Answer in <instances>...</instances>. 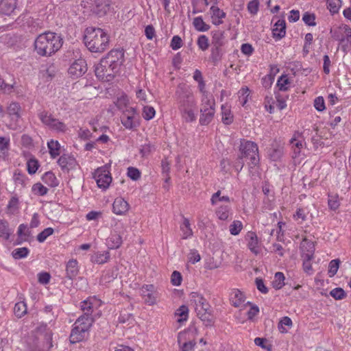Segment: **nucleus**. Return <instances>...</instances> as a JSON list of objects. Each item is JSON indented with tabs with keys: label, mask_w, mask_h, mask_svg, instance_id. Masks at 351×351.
<instances>
[{
	"label": "nucleus",
	"mask_w": 351,
	"mask_h": 351,
	"mask_svg": "<svg viewBox=\"0 0 351 351\" xmlns=\"http://www.w3.org/2000/svg\"><path fill=\"white\" fill-rule=\"evenodd\" d=\"M63 39L60 35L53 32L40 34L34 40V46L36 53L43 57L55 54L62 47Z\"/></svg>",
	"instance_id": "nucleus-1"
},
{
	"label": "nucleus",
	"mask_w": 351,
	"mask_h": 351,
	"mask_svg": "<svg viewBox=\"0 0 351 351\" xmlns=\"http://www.w3.org/2000/svg\"><path fill=\"white\" fill-rule=\"evenodd\" d=\"M84 43L92 53H102L109 47L110 37L104 29L87 27L85 30Z\"/></svg>",
	"instance_id": "nucleus-2"
},
{
	"label": "nucleus",
	"mask_w": 351,
	"mask_h": 351,
	"mask_svg": "<svg viewBox=\"0 0 351 351\" xmlns=\"http://www.w3.org/2000/svg\"><path fill=\"white\" fill-rule=\"evenodd\" d=\"M241 156L244 158L249 160L248 166L250 169L259 165L260 158L258 154V147L256 143L242 139L239 146Z\"/></svg>",
	"instance_id": "nucleus-3"
},
{
	"label": "nucleus",
	"mask_w": 351,
	"mask_h": 351,
	"mask_svg": "<svg viewBox=\"0 0 351 351\" xmlns=\"http://www.w3.org/2000/svg\"><path fill=\"white\" fill-rule=\"evenodd\" d=\"M37 116L45 126L53 132L64 134L68 130V127L64 122L55 118L51 112L46 110H38Z\"/></svg>",
	"instance_id": "nucleus-4"
},
{
	"label": "nucleus",
	"mask_w": 351,
	"mask_h": 351,
	"mask_svg": "<svg viewBox=\"0 0 351 351\" xmlns=\"http://www.w3.org/2000/svg\"><path fill=\"white\" fill-rule=\"evenodd\" d=\"M332 38L339 41L343 51L347 52L351 48V28L348 25H341L330 29Z\"/></svg>",
	"instance_id": "nucleus-5"
},
{
	"label": "nucleus",
	"mask_w": 351,
	"mask_h": 351,
	"mask_svg": "<svg viewBox=\"0 0 351 351\" xmlns=\"http://www.w3.org/2000/svg\"><path fill=\"white\" fill-rule=\"evenodd\" d=\"M178 103L180 108H195L196 100L189 88L184 85H179L176 91Z\"/></svg>",
	"instance_id": "nucleus-6"
},
{
	"label": "nucleus",
	"mask_w": 351,
	"mask_h": 351,
	"mask_svg": "<svg viewBox=\"0 0 351 351\" xmlns=\"http://www.w3.org/2000/svg\"><path fill=\"white\" fill-rule=\"evenodd\" d=\"M121 122L125 129L134 130L140 125V119L136 110L128 107L120 117Z\"/></svg>",
	"instance_id": "nucleus-7"
},
{
	"label": "nucleus",
	"mask_w": 351,
	"mask_h": 351,
	"mask_svg": "<svg viewBox=\"0 0 351 351\" xmlns=\"http://www.w3.org/2000/svg\"><path fill=\"white\" fill-rule=\"evenodd\" d=\"M95 73L97 77L103 82H110L118 73L106 61L100 60L95 66Z\"/></svg>",
	"instance_id": "nucleus-8"
},
{
	"label": "nucleus",
	"mask_w": 351,
	"mask_h": 351,
	"mask_svg": "<svg viewBox=\"0 0 351 351\" xmlns=\"http://www.w3.org/2000/svg\"><path fill=\"white\" fill-rule=\"evenodd\" d=\"M101 59L106 61L112 69L119 73L121 66L125 61L124 51L120 49H112Z\"/></svg>",
	"instance_id": "nucleus-9"
},
{
	"label": "nucleus",
	"mask_w": 351,
	"mask_h": 351,
	"mask_svg": "<svg viewBox=\"0 0 351 351\" xmlns=\"http://www.w3.org/2000/svg\"><path fill=\"white\" fill-rule=\"evenodd\" d=\"M93 178L95 180L97 186L103 190L107 189L112 182V177L110 171L104 167L98 168L95 170Z\"/></svg>",
	"instance_id": "nucleus-10"
},
{
	"label": "nucleus",
	"mask_w": 351,
	"mask_h": 351,
	"mask_svg": "<svg viewBox=\"0 0 351 351\" xmlns=\"http://www.w3.org/2000/svg\"><path fill=\"white\" fill-rule=\"evenodd\" d=\"M87 71V64L80 56L75 60L68 69L69 74L73 77L82 76Z\"/></svg>",
	"instance_id": "nucleus-11"
},
{
	"label": "nucleus",
	"mask_w": 351,
	"mask_h": 351,
	"mask_svg": "<svg viewBox=\"0 0 351 351\" xmlns=\"http://www.w3.org/2000/svg\"><path fill=\"white\" fill-rule=\"evenodd\" d=\"M141 295L145 302L148 305H154L156 303L158 294L153 285H144L140 290Z\"/></svg>",
	"instance_id": "nucleus-12"
},
{
	"label": "nucleus",
	"mask_w": 351,
	"mask_h": 351,
	"mask_svg": "<svg viewBox=\"0 0 351 351\" xmlns=\"http://www.w3.org/2000/svg\"><path fill=\"white\" fill-rule=\"evenodd\" d=\"M6 112L10 119L11 124H14L15 127L17 126L22 114L20 104L16 101L11 102L7 107Z\"/></svg>",
	"instance_id": "nucleus-13"
},
{
	"label": "nucleus",
	"mask_w": 351,
	"mask_h": 351,
	"mask_svg": "<svg viewBox=\"0 0 351 351\" xmlns=\"http://www.w3.org/2000/svg\"><path fill=\"white\" fill-rule=\"evenodd\" d=\"M190 300L195 306L196 312L208 311L211 307L207 300L197 292H192L190 294Z\"/></svg>",
	"instance_id": "nucleus-14"
},
{
	"label": "nucleus",
	"mask_w": 351,
	"mask_h": 351,
	"mask_svg": "<svg viewBox=\"0 0 351 351\" xmlns=\"http://www.w3.org/2000/svg\"><path fill=\"white\" fill-rule=\"evenodd\" d=\"M245 240L247 241V247L255 255H257L260 251V243L256 234L254 232L249 231L245 236Z\"/></svg>",
	"instance_id": "nucleus-15"
},
{
	"label": "nucleus",
	"mask_w": 351,
	"mask_h": 351,
	"mask_svg": "<svg viewBox=\"0 0 351 351\" xmlns=\"http://www.w3.org/2000/svg\"><path fill=\"white\" fill-rule=\"evenodd\" d=\"M110 0H95L93 12L101 17L110 10Z\"/></svg>",
	"instance_id": "nucleus-16"
},
{
	"label": "nucleus",
	"mask_w": 351,
	"mask_h": 351,
	"mask_svg": "<svg viewBox=\"0 0 351 351\" xmlns=\"http://www.w3.org/2000/svg\"><path fill=\"white\" fill-rule=\"evenodd\" d=\"M88 333L85 330L81 329L73 324L69 336V341L73 344L82 341L88 337Z\"/></svg>",
	"instance_id": "nucleus-17"
},
{
	"label": "nucleus",
	"mask_w": 351,
	"mask_h": 351,
	"mask_svg": "<svg viewBox=\"0 0 351 351\" xmlns=\"http://www.w3.org/2000/svg\"><path fill=\"white\" fill-rule=\"evenodd\" d=\"M211 36V46L223 48L228 42L224 31L220 29L212 31Z\"/></svg>",
	"instance_id": "nucleus-18"
},
{
	"label": "nucleus",
	"mask_w": 351,
	"mask_h": 351,
	"mask_svg": "<svg viewBox=\"0 0 351 351\" xmlns=\"http://www.w3.org/2000/svg\"><path fill=\"white\" fill-rule=\"evenodd\" d=\"M129 204L122 197H117L112 204L113 213L118 215H125L129 209Z\"/></svg>",
	"instance_id": "nucleus-19"
},
{
	"label": "nucleus",
	"mask_w": 351,
	"mask_h": 351,
	"mask_svg": "<svg viewBox=\"0 0 351 351\" xmlns=\"http://www.w3.org/2000/svg\"><path fill=\"white\" fill-rule=\"evenodd\" d=\"M93 322L94 319L91 315L88 314H83L76 319L73 324L77 327H79L80 328L85 330V331L89 332Z\"/></svg>",
	"instance_id": "nucleus-20"
},
{
	"label": "nucleus",
	"mask_w": 351,
	"mask_h": 351,
	"mask_svg": "<svg viewBox=\"0 0 351 351\" xmlns=\"http://www.w3.org/2000/svg\"><path fill=\"white\" fill-rule=\"evenodd\" d=\"M273 37L276 40H280L286 34V23L284 19H278L272 29Z\"/></svg>",
	"instance_id": "nucleus-21"
},
{
	"label": "nucleus",
	"mask_w": 351,
	"mask_h": 351,
	"mask_svg": "<svg viewBox=\"0 0 351 351\" xmlns=\"http://www.w3.org/2000/svg\"><path fill=\"white\" fill-rule=\"evenodd\" d=\"M36 333L39 335H42L45 340L48 348L52 347V336L53 333L51 330L48 327L46 324H40L36 329Z\"/></svg>",
	"instance_id": "nucleus-22"
},
{
	"label": "nucleus",
	"mask_w": 351,
	"mask_h": 351,
	"mask_svg": "<svg viewBox=\"0 0 351 351\" xmlns=\"http://www.w3.org/2000/svg\"><path fill=\"white\" fill-rule=\"evenodd\" d=\"M215 113V108H200L199 124L201 125H208L213 119Z\"/></svg>",
	"instance_id": "nucleus-23"
},
{
	"label": "nucleus",
	"mask_w": 351,
	"mask_h": 351,
	"mask_svg": "<svg viewBox=\"0 0 351 351\" xmlns=\"http://www.w3.org/2000/svg\"><path fill=\"white\" fill-rule=\"evenodd\" d=\"M66 277L69 280L74 279L79 274L78 262L76 259H71L66 264Z\"/></svg>",
	"instance_id": "nucleus-24"
},
{
	"label": "nucleus",
	"mask_w": 351,
	"mask_h": 351,
	"mask_svg": "<svg viewBox=\"0 0 351 351\" xmlns=\"http://www.w3.org/2000/svg\"><path fill=\"white\" fill-rule=\"evenodd\" d=\"M17 7V0H1L0 12L5 15L12 14Z\"/></svg>",
	"instance_id": "nucleus-25"
},
{
	"label": "nucleus",
	"mask_w": 351,
	"mask_h": 351,
	"mask_svg": "<svg viewBox=\"0 0 351 351\" xmlns=\"http://www.w3.org/2000/svg\"><path fill=\"white\" fill-rule=\"evenodd\" d=\"M210 10L213 24L217 26L222 24L223 23L222 19L226 16V12L216 5H212Z\"/></svg>",
	"instance_id": "nucleus-26"
},
{
	"label": "nucleus",
	"mask_w": 351,
	"mask_h": 351,
	"mask_svg": "<svg viewBox=\"0 0 351 351\" xmlns=\"http://www.w3.org/2000/svg\"><path fill=\"white\" fill-rule=\"evenodd\" d=\"M122 237L117 231L114 230L106 239V245L109 249H117L122 243Z\"/></svg>",
	"instance_id": "nucleus-27"
},
{
	"label": "nucleus",
	"mask_w": 351,
	"mask_h": 351,
	"mask_svg": "<svg viewBox=\"0 0 351 351\" xmlns=\"http://www.w3.org/2000/svg\"><path fill=\"white\" fill-rule=\"evenodd\" d=\"M18 242L17 244H21L23 241H27L32 237V232L29 228H27L26 224L22 223L19 225L17 230Z\"/></svg>",
	"instance_id": "nucleus-28"
},
{
	"label": "nucleus",
	"mask_w": 351,
	"mask_h": 351,
	"mask_svg": "<svg viewBox=\"0 0 351 351\" xmlns=\"http://www.w3.org/2000/svg\"><path fill=\"white\" fill-rule=\"evenodd\" d=\"M230 301L234 307H239L244 302L245 296L239 289H233L230 295Z\"/></svg>",
	"instance_id": "nucleus-29"
},
{
	"label": "nucleus",
	"mask_w": 351,
	"mask_h": 351,
	"mask_svg": "<svg viewBox=\"0 0 351 351\" xmlns=\"http://www.w3.org/2000/svg\"><path fill=\"white\" fill-rule=\"evenodd\" d=\"M10 138L8 136H0V159H5L8 156Z\"/></svg>",
	"instance_id": "nucleus-30"
},
{
	"label": "nucleus",
	"mask_w": 351,
	"mask_h": 351,
	"mask_svg": "<svg viewBox=\"0 0 351 351\" xmlns=\"http://www.w3.org/2000/svg\"><path fill=\"white\" fill-rule=\"evenodd\" d=\"M225 53L226 51L223 48L212 46L210 58L215 64H217L221 60Z\"/></svg>",
	"instance_id": "nucleus-31"
},
{
	"label": "nucleus",
	"mask_w": 351,
	"mask_h": 351,
	"mask_svg": "<svg viewBox=\"0 0 351 351\" xmlns=\"http://www.w3.org/2000/svg\"><path fill=\"white\" fill-rule=\"evenodd\" d=\"M221 120L226 125H230L233 121V115L231 113L230 107L227 104H222L221 106Z\"/></svg>",
	"instance_id": "nucleus-32"
},
{
	"label": "nucleus",
	"mask_w": 351,
	"mask_h": 351,
	"mask_svg": "<svg viewBox=\"0 0 351 351\" xmlns=\"http://www.w3.org/2000/svg\"><path fill=\"white\" fill-rule=\"evenodd\" d=\"M212 308L210 307L208 311H204L203 312H197V316L204 323L206 326H213L214 324V316L212 313Z\"/></svg>",
	"instance_id": "nucleus-33"
},
{
	"label": "nucleus",
	"mask_w": 351,
	"mask_h": 351,
	"mask_svg": "<svg viewBox=\"0 0 351 351\" xmlns=\"http://www.w3.org/2000/svg\"><path fill=\"white\" fill-rule=\"evenodd\" d=\"M180 230L182 232V238L183 239H187L193 236V232L191 228V223L187 218H183V222L180 225Z\"/></svg>",
	"instance_id": "nucleus-34"
},
{
	"label": "nucleus",
	"mask_w": 351,
	"mask_h": 351,
	"mask_svg": "<svg viewBox=\"0 0 351 351\" xmlns=\"http://www.w3.org/2000/svg\"><path fill=\"white\" fill-rule=\"evenodd\" d=\"M193 108H180L182 117L186 122H193L196 120V115L193 110Z\"/></svg>",
	"instance_id": "nucleus-35"
},
{
	"label": "nucleus",
	"mask_w": 351,
	"mask_h": 351,
	"mask_svg": "<svg viewBox=\"0 0 351 351\" xmlns=\"http://www.w3.org/2000/svg\"><path fill=\"white\" fill-rule=\"evenodd\" d=\"M215 214L219 219L227 220L232 214L231 208L228 206H221L217 208Z\"/></svg>",
	"instance_id": "nucleus-36"
},
{
	"label": "nucleus",
	"mask_w": 351,
	"mask_h": 351,
	"mask_svg": "<svg viewBox=\"0 0 351 351\" xmlns=\"http://www.w3.org/2000/svg\"><path fill=\"white\" fill-rule=\"evenodd\" d=\"M43 181L51 187L58 186L59 181L56 178L55 174L51 171L46 172L42 177Z\"/></svg>",
	"instance_id": "nucleus-37"
},
{
	"label": "nucleus",
	"mask_w": 351,
	"mask_h": 351,
	"mask_svg": "<svg viewBox=\"0 0 351 351\" xmlns=\"http://www.w3.org/2000/svg\"><path fill=\"white\" fill-rule=\"evenodd\" d=\"M193 25L197 32H207L210 28V26L204 21L202 16L194 18Z\"/></svg>",
	"instance_id": "nucleus-38"
},
{
	"label": "nucleus",
	"mask_w": 351,
	"mask_h": 351,
	"mask_svg": "<svg viewBox=\"0 0 351 351\" xmlns=\"http://www.w3.org/2000/svg\"><path fill=\"white\" fill-rule=\"evenodd\" d=\"M49 152L52 158L60 155V145L58 141L51 140L47 143Z\"/></svg>",
	"instance_id": "nucleus-39"
},
{
	"label": "nucleus",
	"mask_w": 351,
	"mask_h": 351,
	"mask_svg": "<svg viewBox=\"0 0 351 351\" xmlns=\"http://www.w3.org/2000/svg\"><path fill=\"white\" fill-rule=\"evenodd\" d=\"M12 234V231L9 228V223L7 221L0 219V237L5 240H8Z\"/></svg>",
	"instance_id": "nucleus-40"
},
{
	"label": "nucleus",
	"mask_w": 351,
	"mask_h": 351,
	"mask_svg": "<svg viewBox=\"0 0 351 351\" xmlns=\"http://www.w3.org/2000/svg\"><path fill=\"white\" fill-rule=\"evenodd\" d=\"M290 144L292 146V149H293V152L292 157L293 158L298 157L300 155L301 149L303 147V141H300V140H298L295 137H293L290 140Z\"/></svg>",
	"instance_id": "nucleus-41"
},
{
	"label": "nucleus",
	"mask_w": 351,
	"mask_h": 351,
	"mask_svg": "<svg viewBox=\"0 0 351 351\" xmlns=\"http://www.w3.org/2000/svg\"><path fill=\"white\" fill-rule=\"evenodd\" d=\"M175 315L180 317L178 319V322L186 321L189 315L188 307L186 305H182L176 310Z\"/></svg>",
	"instance_id": "nucleus-42"
},
{
	"label": "nucleus",
	"mask_w": 351,
	"mask_h": 351,
	"mask_svg": "<svg viewBox=\"0 0 351 351\" xmlns=\"http://www.w3.org/2000/svg\"><path fill=\"white\" fill-rule=\"evenodd\" d=\"M29 253L27 247L16 248L12 252V256L14 259H21L27 257Z\"/></svg>",
	"instance_id": "nucleus-43"
},
{
	"label": "nucleus",
	"mask_w": 351,
	"mask_h": 351,
	"mask_svg": "<svg viewBox=\"0 0 351 351\" xmlns=\"http://www.w3.org/2000/svg\"><path fill=\"white\" fill-rule=\"evenodd\" d=\"M285 275L282 272H276L274 276V280L272 282L273 287L276 289H280L285 285Z\"/></svg>",
	"instance_id": "nucleus-44"
},
{
	"label": "nucleus",
	"mask_w": 351,
	"mask_h": 351,
	"mask_svg": "<svg viewBox=\"0 0 351 351\" xmlns=\"http://www.w3.org/2000/svg\"><path fill=\"white\" fill-rule=\"evenodd\" d=\"M110 258V254L108 252H106L104 253H96L95 255L92 257V261L93 263H97V264H104Z\"/></svg>",
	"instance_id": "nucleus-45"
},
{
	"label": "nucleus",
	"mask_w": 351,
	"mask_h": 351,
	"mask_svg": "<svg viewBox=\"0 0 351 351\" xmlns=\"http://www.w3.org/2000/svg\"><path fill=\"white\" fill-rule=\"evenodd\" d=\"M290 80L287 75H282L277 81V86L280 91H287L289 88Z\"/></svg>",
	"instance_id": "nucleus-46"
},
{
	"label": "nucleus",
	"mask_w": 351,
	"mask_h": 351,
	"mask_svg": "<svg viewBox=\"0 0 351 351\" xmlns=\"http://www.w3.org/2000/svg\"><path fill=\"white\" fill-rule=\"evenodd\" d=\"M7 213L10 215L15 214L19 210V199L16 197H12L7 206Z\"/></svg>",
	"instance_id": "nucleus-47"
},
{
	"label": "nucleus",
	"mask_w": 351,
	"mask_h": 351,
	"mask_svg": "<svg viewBox=\"0 0 351 351\" xmlns=\"http://www.w3.org/2000/svg\"><path fill=\"white\" fill-rule=\"evenodd\" d=\"M14 312L16 317H22L27 313V306L23 302H18L15 304L14 308Z\"/></svg>",
	"instance_id": "nucleus-48"
},
{
	"label": "nucleus",
	"mask_w": 351,
	"mask_h": 351,
	"mask_svg": "<svg viewBox=\"0 0 351 351\" xmlns=\"http://www.w3.org/2000/svg\"><path fill=\"white\" fill-rule=\"evenodd\" d=\"M197 45L202 51H206L210 46L208 38L203 34L199 36L197 40Z\"/></svg>",
	"instance_id": "nucleus-49"
},
{
	"label": "nucleus",
	"mask_w": 351,
	"mask_h": 351,
	"mask_svg": "<svg viewBox=\"0 0 351 351\" xmlns=\"http://www.w3.org/2000/svg\"><path fill=\"white\" fill-rule=\"evenodd\" d=\"M230 233L232 235L236 236L238 235L241 230L243 229V223L239 220H234L232 221V223L230 225L229 227Z\"/></svg>",
	"instance_id": "nucleus-50"
},
{
	"label": "nucleus",
	"mask_w": 351,
	"mask_h": 351,
	"mask_svg": "<svg viewBox=\"0 0 351 351\" xmlns=\"http://www.w3.org/2000/svg\"><path fill=\"white\" fill-rule=\"evenodd\" d=\"M38 160L35 158H30L27 162V169L29 174H34L39 167Z\"/></svg>",
	"instance_id": "nucleus-51"
},
{
	"label": "nucleus",
	"mask_w": 351,
	"mask_h": 351,
	"mask_svg": "<svg viewBox=\"0 0 351 351\" xmlns=\"http://www.w3.org/2000/svg\"><path fill=\"white\" fill-rule=\"evenodd\" d=\"M230 197L227 195L221 196V191H218L213 194L210 198L212 205H216L218 202H230Z\"/></svg>",
	"instance_id": "nucleus-52"
},
{
	"label": "nucleus",
	"mask_w": 351,
	"mask_h": 351,
	"mask_svg": "<svg viewBox=\"0 0 351 351\" xmlns=\"http://www.w3.org/2000/svg\"><path fill=\"white\" fill-rule=\"evenodd\" d=\"M73 158L68 155L63 154L58 160V165L62 169L67 168L69 165H71L73 161Z\"/></svg>",
	"instance_id": "nucleus-53"
},
{
	"label": "nucleus",
	"mask_w": 351,
	"mask_h": 351,
	"mask_svg": "<svg viewBox=\"0 0 351 351\" xmlns=\"http://www.w3.org/2000/svg\"><path fill=\"white\" fill-rule=\"evenodd\" d=\"M341 3V0H327V8L331 13L335 14L338 12Z\"/></svg>",
	"instance_id": "nucleus-54"
},
{
	"label": "nucleus",
	"mask_w": 351,
	"mask_h": 351,
	"mask_svg": "<svg viewBox=\"0 0 351 351\" xmlns=\"http://www.w3.org/2000/svg\"><path fill=\"white\" fill-rule=\"evenodd\" d=\"M340 261L339 259L332 260L328 265V275L333 277L337 272L339 267Z\"/></svg>",
	"instance_id": "nucleus-55"
},
{
	"label": "nucleus",
	"mask_w": 351,
	"mask_h": 351,
	"mask_svg": "<svg viewBox=\"0 0 351 351\" xmlns=\"http://www.w3.org/2000/svg\"><path fill=\"white\" fill-rule=\"evenodd\" d=\"M302 21L304 23L308 26H315V15L308 12H304L302 16Z\"/></svg>",
	"instance_id": "nucleus-56"
},
{
	"label": "nucleus",
	"mask_w": 351,
	"mask_h": 351,
	"mask_svg": "<svg viewBox=\"0 0 351 351\" xmlns=\"http://www.w3.org/2000/svg\"><path fill=\"white\" fill-rule=\"evenodd\" d=\"M239 101L240 104L242 105V106H244L247 101V98L250 95V90L247 87H243L241 88V90L239 91Z\"/></svg>",
	"instance_id": "nucleus-57"
},
{
	"label": "nucleus",
	"mask_w": 351,
	"mask_h": 351,
	"mask_svg": "<svg viewBox=\"0 0 351 351\" xmlns=\"http://www.w3.org/2000/svg\"><path fill=\"white\" fill-rule=\"evenodd\" d=\"M254 343L265 349L267 351H271L272 346L268 343L267 340L265 338L256 337L254 339Z\"/></svg>",
	"instance_id": "nucleus-58"
},
{
	"label": "nucleus",
	"mask_w": 351,
	"mask_h": 351,
	"mask_svg": "<svg viewBox=\"0 0 351 351\" xmlns=\"http://www.w3.org/2000/svg\"><path fill=\"white\" fill-rule=\"evenodd\" d=\"M291 326H292V321H291V318L285 316L280 319V321L278 324V329L282 333L287 332V330L285 328V326L291 327Z\"/></svg>",
	"instance_id": "nucleus-59"
},
{
	"label": "nucleus",
	"mask_w": 351,
	"mask_h": 351,
	"mask_svg": "<svg viewBox=\"0 0 351 351\" xmlns=\"http://www.w3.org/2000/svg\"><path fill=\"white\" fill-rule=\"evenodd\" d=\"M330 295L335 300H342L346 298V293L342 288L337 287L330 291Z\"/></svg>",
	"instance_id": "nucleus-60"
},
{
	"label": "nucleus",
	"mask_w": 351,
	"mask_h": 351,
	"mask_svg": "<svg viewBox=\"0 0 351 351\" xmlns=\"http://www.w3.org/2000/svg\"><path fill=\"white\" fill-rule=\"evenodd\" d=\"M32 191L36 195L43 196L48 192V189L40 183H36L33 185Z\"/></svg>",
	"instance_id": "nucleus-61"
},
{
	"label": "nucleus",
	"mask_w": 351,
	"mask_h": 351,
	"mask_svg": "<svg viewBox=\"0 0 351 351\" xmlns=\"http://www.w3.org/2000/svg\"><path fill=\"white\" fill-rule=\"evenodd\" d=\"M53 229L52 228H47L40 232L37 236V240L40 243L44 242L48 237L53 233Z\"/></svg>",
	"instance_id": "nucleus-62"
},
{
	"label": "nucleus",
	"mask_w": 351,
	"mask_h": 351,
	"mask_svg": "<svg viewBox=\"0 0 351 351\" xmlns=\"http://www.w3.org/2000/svg\"><path fill=\"white\" fill-rule=\"evenodd\" d=\"M293 218L294 220L298 221V223H302L306 219L305 210L302 208H298L295 213L293 215Z\"/></svg>",
	"instance_id": "nucleus-63"
},
{
	"label": "nucleus",
	"mask_w": 351,
	"mask_h": 351,
	"mask_svg": "<svg viewBox=\"0 0 351 351\" xmlns=\"http://www.w3.org/2000/svg\"><path fill=\"white\" fill-rule=\"evenodd\" d=\"M156 111L152 106H145L143 111V117L146 120H150L155 116Z\"/></svg>",
	"instance_id": "nucleus-64"
}]
</instances>
